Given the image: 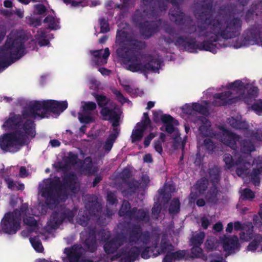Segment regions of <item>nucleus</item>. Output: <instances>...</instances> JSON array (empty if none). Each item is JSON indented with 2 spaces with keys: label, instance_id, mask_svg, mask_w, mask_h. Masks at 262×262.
I'll return each mask as SVG.
<instances>
[{
  "label": "nucleus",
  "instance_id": "obj_1",
  "mask_svg": "<svg viewBox=\"0 0 262 262\" xmlns=\"http://www.w3.org/2000/svg\"><path fill=\"white\" fill-rule=\"evenodd\" d=\"M202 4V11L196 14L198 20L202 23L198 26V37L214 36V41L220 38L228 40L238 37L241 33L243 21L241 18L233 17L225 19L217 15L211 17L213 0H198Z\"/></svg>",
  "mask_w": 262,
  "mask_h": 262
},
{
  "label": "nucleus",
  "instance_id": "obj_2",
  "mask_svg": "<svg viewBox=\"0 0 262 262\" xmlns=\"http://www.w3.org/2000/svg\"><path fill=\"white\" fill-rule=\"evenodd\" d=\"M77 178L73 172H70L62 178L61 182L58 178L57 180L51 183L49 186H46L42 192V196L47 201L53 204L58 202L59 200L65 201L68 196V190L75 193L77 190L76 183Z\"/></svg>",
  "mask_w": 262,
  "mask_h": 262
},
{
  "label": "nucleus",
  "instance_id": "obj_3",
  "mask_svg": "<svg viewBox=\"0 0 262 262\" xmlns=\"http://www.w3.org/2000/svg\"><path fill=\"white\" fill-rule=\"evenodd\" d=\"M68 106L67 101H58L55 100L35 101L25 106L22 111L24 119L37 117L44 118L49 112L54 114H59L66 110Z\"/></svg>",
  "mask_w": 262,
  "mask_h": 262
},
{
  "label": "nucleus",
  "instance_id": "obj_4",
  "mask_svg": "<svg viewBox=\"0 0 262 262\" xmlns=\"http://www.w3.org/2000/svg\"><path fill=\"white\" fill-rule=\"evenodd\" d=\"M25 37L21 35L7 37L4 48L0 50V70L8 68L25 55Z\"/></svg>",
  "mask_w": 262,
  "mask_h": 262
},
{
  "label": "nucleus",
  "instance_id": "obj_5",
  "mask_svg": "<svg viewBox=\"0 0 262 262\" xmlns=\"http://www.w3.org/2000/svg\"><path fill=\"white\" fill-rule=\"evenodd\" d=\"M125 61L128 62L127 69L132 72H145L147 71L156 72L160 68L162 61L155 56L150 54H145L143 56L145 60L144 64H142L138 55L132 54H125L123 56H118Z\"/></svg>",
  "mask_w": 262,
  "mask_h": 262
},
{
  "label": "nucleus",
  "instance_id": "obj_6",
  "mask_svg": "<svg viewBox=\"0 0 262 262\" xmlns=\"http://www.w3.org/2000/svg\"><path fill=\"white\" fill-rule=\"evenodd\" d=\"M208 39L204 40L202 42H198L195 37L189 36H180L177 37L174 44L176 46H182L184 49L189 52L194 53L197 49L199 50H204L209 51L213 53H216L217 49L225 46H222L220 43H214L217 41H214V36L210 35Z\"/></svg>",
  "mask_w": 262,
  "mask_h": 262
},
{
  "label": "nucleus",
  "instance_id": "obj_7",
  "mask_svg": "<svg viewBox=\"0 0 262 262\" xmlns=\"http://www.w3.org/2000/svg\"><path fill=\"white\" fill-rule=\"evenodd\" d=\"M115 42L119 46L116 53L117 56H123L128 54L129 49L127 46L135 51H141L146 47L144 41L134 38V35L126 31L117 30Z\"/></svg>",
  "mask_w": 262,
  "mask_h": 262
},
{
  "label": "nucleus",
  "instance_id": "obj_8",
  "mask_svg": "<svg viewBox=\"0 0 262 262\" xmlns=\"http://www.w3.org/2000/svg\"><path fill=\"white\" fill-rule=\"evenodd\" d=\"M84 248L80 245L74 244L71 247L66 248L64 253L67 259H63V262H79V259L85 252L94 253L97 249V243L95 234H90L83 243Z\"/></svg>",
  "mask_w": 262,
  "mask_h": 262
},
{
  "label": "nucleus",
  "instance_id": "obj_9",
  "mask_svg": "<svg viewBox=\"0 0 262 262\" xmlns=\"http://www.w3.org/2000/svg\"><path fill=\"white\" fill-rule=\"evenodd\" d=\"M118 214L125 219L134 221L137 223H146L149 221L150 219L148 212L143 209H138L136 207L131 208L129 202L125 200L122 202Z\"/></svg>",
  "mask_w": 262,
  "mask_h": 262
},
{
  "label": "nucleus",
  "instance_id": "obj_10",
  "mask_svg": "<svg viewBox=\"0 0 262 262\" xmlns=\"http://www.w3.org/2000/svg\"><path fill=\"white\" fill-rule=\"evenodd\" d=\"M75 214L76 211L70 209L64 205H60L51 215L48 226L53 229H56L63 222H73Z\"/></svg>",
  "mask_w": 262,
  "mask_h": 262
},
{
  "label": "nucleus",
  "instance_id": "obj_11",
  "mask_svg": "<svg viewBox=\"0 0 262 262\" xmlns=\"http://www.w3.org/2000/svg\"><path fill=\"white\" fill-rule=\"evenodd\" d=\"M26 135L19 129L4 134L0 136V148L7 152L16 146H23L26 143Z\"/></svg>",
  "mask_w": 262,
  "mask_h": 262
},
{
  "label": "nucleus",
  "instance_id": "obj_12",
  "mask_svg": "<svg viewBox=\"0 0 262 262\" xmlns=\"http://www.w3.org/2000/svg\"><path fill=\"white\" fill-rule=\"evenodd\" d=\"M126 232L129 243L136 244L141 242L146 245L150 242V232L148 230L143 231L141 225L138 223L128 224Z\"/></svg>",
  "mask_w": 262,
  "mask_h": 262
},
{
  "label": "nucleus",
  "instance_id": "obj_13",
  "mask_svg": "<svg viewBox=\"0 0 262 262\" xmlns=\"http://www.w3.org/2000/svg\"><path fill=\"white\" fill-rule=\"evenodd\" d=\"M20 213L18 210L7 212L2 220V229L5 233L15 234L20 228Z\"/></svg>",
  "mask_w": 262,
  "mask_h": 262
},
{
  "label": "nucleus",
  "instance_id": "obj_14",
  "mask_svg": "<svg viewBox=\"0 0 262 262\" xmlns=\"http://www.w3.org/2000/svg\"><path fill=\"white\" fill-rule=\"evenodd\" d=\"M99 234L101 236L102 240L104 242V250L108 255L115 253L126 241V237L123 235L119 234L109 239L108 237L103 238L102 235L104 234V230L100 231Z\"/></svg>",
  "mask_w": 262,
  "mask_h": 262
},
{
  "label": "nucleus",
  "instance_id": "obj_15",
  "mask_svg": "<svg viewBox=\"0 0 262 262\" xmlns=\"http://www.w3.org/2000/svg\"><path fill=\"white\" fill-rule=\"evenodd\" d=\"M243 36L246 41L262 46V25H251L244 32Z\"/></svg>",
  "mask_w": 262,
  "mask_h": 262
},
{
  "label": "nucleus",
  "instance_id": "obj_16",
  "mask_svg": "<svg viewBox=\"0 0 262 262\" xmlns=\"http://www.w3.org/2000/svg\"><path fill=\"white\" fill-rule=\"evenodd\" d=\"M213 100L212 104L214 106H226L236 103L239 98L232 96V93L230 91L222 93H215L213 95Z\"/></svg>",
  "mask_w": 262,
  "mask_h": 262
},
{
  "label": "nucleus",
  "instance_id": "obj_17",
  "mask_svg": "<svg viewBox=\"0 0 262 262\" xmlns=\"http://www.w3.org/2000/svg\"><path fill=\"white\" fill-rule=\"evenodd\" d=\"M171 21H173L178 26L183 27L185 24L191 21V17L186 16L180 9L179 4L172 7L169 12Z\"/></svg>",
  "mask_w": 262,
  "mask_h": 262
},
{
  "label": "nucleus",
  "instance_id": "obj_18",
  "mask_svg": "<svg viewBox=\"0 0 262 262\" xmlns=\"http://www.w3.org/2000/svg\"><path fill=\"white\" fill-rule=\"evenodd\" d=\"M240 139H241V137L239 135L226 129L223 130L221 139L222 142L233 150V154H235L237 151L236 142H239Z\"/></svg>",
  "mask_w": 262,
  "mask_h": 262
},
{
  "label": "nucleus",
  "instance_id": "obj_19",
  "mask_svg": "<svg viewBox=\"0 0 262 262\" xmlns=\"http://www.w3.org/2000/svg\"><path fill=\"white\" fill-rule=\"evenodd\" d=\"M192 121L199 125V131L200 134L203 137H207L211 135L212 130L211 129V122L205 117L199 116L196 117Z\"/></svg>",
  "mask_w": 262,
  "mask_h": 262
},
{
  "label": "nucleus",
  "instance_id": "obj_20",
  "mask_svg": "<svg viewBox=\"0 0 262 262\" xmlns=\"http://www.w3.org/2000/svg\"><path fill=\"white\" fill-rule=\"evenodd\" d=\"M138 28L141 35L145 39H148L157 32L158 26L152 21L145 20Z\"/></svg>",
  "mask_w": 262,
  "mask_h": 262
},
{
  "label": "nucleus",
  "instance_id": "obj_21",
  "mask_svg": "<svg viewBox=\"0 0 262 262\" xmlns=\"http://www.w3.org/2000/svg\"><path fill=\"white\" fill-rule=\"evenodd\" d=\"M85 208L92 216L98 217L97 223L101 226L106 225L105 219H102L100 217L102 207L101 205L97 201L89 202L85 205Z\"/></svg>",
  "mask_w": 262,
  "mask_h": 262
},
{
  "label": "nucleus",
  "instance_id": "obj_22",
  "mask_svg": "<svg viewBox=\"0 0 262 262\" xmlns=\"http://www.w3.org/2000/svg\"><path fill=\"white\" fill-rule=\"evenodd\" d=\"M239 244L238 237L236 235L225 236L223 239V248L224 250L226 252L227 255L234 252V250L238 249Z\"/></svg>",
  "mask_w": 262,
  "mask_h": 262
},
{
  "label": "nucleus",
  "instance_id": "obj_23",
  "mask_svg": "<svg viewBox=\"0 0 262 262\" xmlns=\"http://www.w3.org/2000/svg\"><path fill=\"white\" fill-rule=\"evenodd\" d=\"M255 166L253 168L251 174V181L255 186L260 184V176L262 175V157H258L254 160Z\"/></svg>",
  "mask_w": 262,
  "mask_h": 262
},
{
  "label": "nucleus",
  "instance_id": "obj_24",
  "mask_svg": "<svg viewBox=\"0 0 262 262\" xmlns=\"http://www.w3.org/2000/svg\"><path fill=\"white\" fill-rule=\"evenodd\" d=\"M208 187V181L206 178H202L198 180L194 185L195 192H191L192 198L195 199L204 194Z\"/></svg>",
  "mask_w": 262,
  "mask_h": 262
},
{
  "label": "nucleus",
  "instance_id": "obj_25",
  "mask_svg": "<svg viewBox=\"0 0 262 262\" xmlns=\"http://www.w3.org/2000/svg\"><path fill=\"white\" fill-rule=\"evenodd\" d=\"M219 188L216 185H212L205 195V199L207 203L216 205L219 201Z\"/></svg>",
  "mask_w": 262,
  "mask_h": 262
},
{
  "label": "nucleus",
  "instance_id": "obj_26",
  "mask_svg": "<svg viewBox=\"0 0 262 262\" xmlns=\"http://www.w3.org/2000/svg\"><path fill=\"white\" fill-rule=\"evenodd\" d=\"M23 120L20 115H14L9 118L3 124L2 127L5 129H14L19 128L23 123Z\"/></svg>",
  "mask_w": 262,
  "mask_h": 262
},
{
  "label": "nucleus",
  "instance_id": "obj_27",
  "mask_svg": "<svg viewBox=\"0 0 262 262\" xmlns=\"http://www.w3.org/2000/svg\"><path fill=\"white\" fill-rule=\"evenodd\" d=\"M21 125L22 127L20 129H23L24 131L23 133L26 136V142L27 141L28 136H30L32 138H34L35 136V124L34 121L27 119ZM19 129L20 130V128Z\"/></svg>",
  "mask_w": 262,
  "mask_h": 262
},
{
  "label": "nucleus",
  "instance_id": "obj_28",
  "mask_svg": "<svg viewBox=\"0 0 262 262\" xmlns=\"http://www.w3.org/2000/svg\"><path fill=\"white\" fill-rule=\"evenodd\" d=\"M227 122L232 127L243 130L244 133L247 132L249 127L248 124L246 121L237 120L233 117L228 118Z\"/></svg>",
  "mask_w": 262,
  "mask_h": 262
},
{
  "label": "nucleus",
  "instance_id": "obj_29",
  "mask_svg": "<svg viewBox=\"0 0 262 262\" xmlns=\"http://www.w3.org/2000/svg\"><path fill=\"white\" fill-rule=\"evenodd\" d=\"M223 160L227 168L230 169L235 165H238L242 164L243 161V158L242 156L240 155L238 157L236 161H234L232 156L230 154H225L223 156Z\"/></svg>",
  "mask_w": 262,
  "mask_h": 262
},
{
  "label": "nucleus",
  "instance_id": "obj_30",
  "mask_svg": "<svg viewBox=\"0 0 262 262\" xmlns=\"http://www.w3.org/2000/svg\"><path fill=\"white\" fill-rule=\"evenodd\" d=\"M241 152L245 154H250L252 151L255 150L254 144L250 140L240 139Z\"/></svg>",
  "mask_w": 262,
  "mask_h": 262
},
{
  "label": "nucleus",
  "instance_id": "obj_31",
  "mask_svg": "<svg viewBox=\"0 0 262 262\" xmlns=\"http://www.w3.org/2000/svg\"><path fill=\"white\" fill-rule=\"evenodd\" d=\"M142 247L133 246L129 249L123 248L122 249V254H126L134 261L137 259L141 253Z\"/></svg>",
  "mask_w": 262,
  "mask_h": 262
},
{
  "label": "nucleus",
  "instance_id": "obj_32",
  "mask_svg": "<svg viewBox=\"0 0 262 262\" xmlns=\"http://www.w3.org/2000/svg\"><path fill=\"white\" fill-rule=\"evenodd\" d=\"M100 113L104 120H111V119L120 116L115 110V107L113 108H110L108 107H104L103 109H101Z\"/></svg>",
  "mask_w": 262,
  "mask_h": 262
},
{
  "label": "nucleus",
  "instance_id": "obj_33",
  "mask_svg": "<svg viewBox=\"0 0 262 262\" xmlns=\"http://www.w3.org/2000/svg\"><path fill=\"white\" fill-rule=\"evenodd\" d=\"M208 174L212 185H217L220 180V171L216 166L209 169Z\"/></svg>",
  "mask_w": 262,
  "mask_h": 262
},
{
  "label": "nucleus",
  "instance_id": "obj_34",
  "mask_svg": "<svg viewBox=\"0 0 262 262\" xmlns=\"http://www.w3.org/2000/svg\"><path fill=\"white\" fill-rule=\"evenodd\" d=\"M83 163L81 166L82 171L86 172L88 174L93 173L94 172L93 170V165L92 158L90 157H86L83 161H80Z\"/></svg>",
  "mask_w": 262,
  "mask_h": 262
},
{
  "label": "nucleus",
  "instance_id": "obj_35",
  "mask_svg": "<svg viewBox=\"0 0 262 262\" xmlns=\"http://www.w3.org/2000/svg\"><path fill=\"white\" fill-rule=\"evenodd\" d=\"M93 96H94L99 107H101V109H103L104 107H107V105L109 104L110 101V98H107L105 95L97 93H94Z\"/></svg>",
  "mask_w": 262,
  "mask_h": 262
},
{
  "label": "nucleus",
  "instance_id": "obj_36",
  "mask_svg": "<svg viewBox=\"0 0 262 262\" xmlns=\"http://www.w3.org/2000/svg\"><path fill=\"white\" fill-rule=\"evenodd\" d=\"M145 19L146 17L143 13L139 10H136L133 15L132 22L135 26L139 27L140 24L145 21Z\"/></svg>",
  "mask_w": 262,
  "mask_h": 262
},
{
  "label": "nucleus",
  "instance_id": "obj_37",
  "mask_svg": "<svg viewBox=\"0 0 262 262\" xmlns=\"http://www.w3.org/2000/svg\"><path fill=\"white\" fill-rule=\"evenodd\" d=\"M261 242L262 235L256 234L254 236L253 239L249 244L247 247V250L255 252Z\"/></svg>",
  "mask_w": 262,
  "mask_h": 262
},
{
  "label": "nucleus",
  "instance_id": "obj_38",
  "mask_svg": "<svg viewBox=\"0 0 262 262\" xmlns=\"http://www.w3.org/2000/svg\"><path fill=\"white\" fill-rule=\"evenodd\" d=\"M180 211V202L178 198H174L170 202L168 212L170 215H175Z\"/></svg>",
  "mask_w": 262,
  "mask_h": 262
},
{
  "label": "nucleus",
  "instance_id": "obj_39",
  "mask_svg": "<svg viewBox=\"0 0 262 262\" xmlns=\"http://www.w3.org/2000/svg\"><path fill=\"white\" fill-rule=\"evenodd\" d=\"M205 235L204 232L193 235L190 239V242L192 246H201L204 241Z\"/></svg>",
  "mask_w": 262,
  "mask_h": 262
},
{
  "label": "nucleus",
  "instance_id": "obj_40",
  "mask_svg": "<svg viewBox=\"0 0 262 262\" xmlns=\"http://www.w3.org/2000/svg\"><path fill=\"white\" fill-rule=\"evenodd\" d=\"M125 184L127 186V189L125 191H126L127 193L129 195L135 193L139 188V183L134 180L128 181L125 183Z\"/></svg>",
  "mask_w": 262,
  "mask_h": 262
},
{
  "label": "nucleus",
  "instance_id": "obj_41",
  "mask_svg": "<svg viewBox=\"0 0 262 262\" xmlns=\"http://www.w3.org/2000/svg\"><path fill=\"white\" fill-rule=\"evenodd\" d=\"M258 8V5L256 4H252L249 9L246 11L244 19L246 22H249L254 19L255 12Z\"/></svg>",
  "mask_w": 262,
  "mask_h": 262
},
{
  "label": "nucleus",
  "instance_id": "obj_42",
  "mask_svg": "<svg viewBox=\"0 0 262 262\" xmlns=\"http://www.w3.org/2000/svg\"><path fill=\"white\" fill-rule=\"evenodd\" d=\"M118 136L116 134H110L109 135L103 146V148L105 151L108 152L111 150L113 144L117 139Z\"/></svg>",
  "mask_w": 262,
  "mask_h": 262
},
{
  "label": "nucleus",
  "instance_id": "obj_43",
  "mask_svg": "<svg viewBox=\"0 0 262 262\" xmlns=\"http://www.w3.org/2000/svg\"><path fill=\"white\" fill-rule=\"evenodd\" d=\"M78 119L82 123L89 124L94 121V117L91 113H78Z\"/></svg>",
  "mask_w": 262,
  "mask_h": 262
},
{
  "label": "nucleus",
  "instance_id": "obj_44",
  "mask_svg": "<svg viewBox=\"0 0 262 262\" xmlns=\"http://www.w3.org/2000/svg\"><path fill=\"white\" fill-rule=\"evenodd\" d=\"M182 29L184 33L192 34L197 31H198V26L193 23L192 18H191V21L188 24H185L182 28ZM198 34V33H197Z\"/></svg>",
  "mask_w": 262,
  "mask_h": 262
},
{
  "label": "nucleus",
  "instance_id": "obj_45",
  "mask_svg": "<svg viewBox=\"0 0 262 262\" xmlns=\"http://www.w3.org/2000/svg\"><path fill=\"white\" fill-rule=\"evenodd\" d=\"M192 104L194 115L196 114V113L202 115H205L208 113V110L206 106L198 102L192 103Z\"/></svg>",
  "mask_w": 262,
  "mask_h": 262
},
{
  "label": "nucleus",
  "instance_id": "obj_46",
  "mask_svg": "<svg viewBox=\"0 0 262 262\" xmlns=\"http://www.w3.org/2000/svg\"><path fill=\"white\" fill-rule=\"evenodd\" d=\"M144 133L138 129H133L131 135V140L132 143H135L140 141L143 137Z\"/></svg>",
  "mask_w": 262,
  "mask_h": 262
},
{
  "label": "nucleus",
  "instance_id": "obj_47",
  "mask_svg": "<svg viewBox=\"0 0 262 262\" xmlns=\"http://www.w3.org/2000/svg\"><path fill=\"white\" fill-rule=\"evenodd\" d=\"M100 32L102 33H105L110 31V28L108 20L104 17L99 18V19Z\"/></svg>",
  "mask_w": 262,
  "mask_h": 262
},
{
  "label": "nucleus",
  "instance_id": "obj_48",
  "mask_svg": "<svg viewBox=\"0 0 262 262\" xmlns=\"http://www.w3.org/2000/svg\"><path fill=\"white\" fill-rule=\"evenodd\" d=\"M30 242L33 248L38 252H42L43 250V247L40 241L36 240L35 238L30 237Z\"/></svg>",
  "mask_w": 262,
  "mask_h": 262
},
{
  "label": "nucleus",
  "instance_id": "obj_49",
  "mask_svg": "<svg viewBox=\"0 0 262 262\" xmlns=\"http://www.w3.org/2000/svg\"><path fill=\"white\" fill-rule=\"evenodd\" d=\"M97 105L94 102H85L82 105V111L84 113H91L96 109Z\"/></svg>",
  "mask_w": 262,
  "mask_h": 262
},
{
  "label": "nucleus",
  "instance_id": "obj_50",
  "mask_svg": "<svg viewBox=\"0 0 262 262\" xmlns=\"http://www.w3.org/2000/svg\"><path fill=\"white\" fill-rule=\"evenodd\" d=\"M119 120H120V116L118 117L111 119V120H109L110 121L112 122V126H113V132L111 134H116L117 136H119L120 133V129L118 128V126L119 125Z\"/></svg>",
  "mask_w": 262,
  "mask_h": 262
},
{
  "label": "nucleus",
  "instance_id": "obj_51",
  "mask_svg": "<svg viewBox=\"0 0 262 262\" xmlns=\"http://www.w3.org/2000/svg\"><path fill=\"white\" fill-rule=\"evenodd\" d=\"M242 197L244 200H251L255 198V194L250 189L245 188L243 190Z\"/></svg>",
  "mask_w": 262,
  "mask_h": 262
},
{
  "label": "nucleus",
  "instance_id": "obj_52",
  "mask_svg": "<svg viewBox=\"0 0 262 262\" xmlns=\"http://www.w3.org/2000/svg\"><path fill=\"white\" fill-rule=\"evenodd\" d=\"M23 221L25 224L31 227H37L38 223L36 220L33 216H26L23 218Z\"/></svg>",
  "mask_w": 262,
  "mask_h": 262
},
{
  "label": "nucleus",
  "instance_id": "obj_53",
  "mask_svg": "<svg viewBox=\"0 0 262 262\" xmlns=\"http://www.w3.org/2000/svg\"><path fill=\"white\" fill-rule=\"evenodd\" d=\"M78 156L76 154H73L72 152H69L67 158L66 162L72 165H74L77 163Z\"/></svg>",
  "mask_w": 262,
  "mask_h": 262
},
{
  "label": "nucleus",
  "instance_id": "obj_54",
  "mask_svg": "<svg viewBox=\"0 0 262 262\" xmlns=\"http://www.w3.org/2000/svg\"><path fill=\"white\" fill-rule=\"evenodd\" d=\"M201 246H193L191 249V253L193 258H199L203 254V249L200 247Z\"/></svg>",
  "mask_w": 262,
  "mask_h": 262
},
{
  "label": "nucleus",
  "instance_id": "obj_55",
  "mask_svg": "<svg viewBox=\"0 0 262 262\" xmlns=\"http://www.w3.org/2000/svg\"><path fill=\"white\" fill-rule=\"evenodd\" d=\"M154 250L151 249L150 247H146L140 253L141 256L143 259H148L150 258L151 254H153Z\"/></svg>",
  "mask_w": 262,
  "mask_h": 262
},
{
  "label": "nucleus",
  "instance_id": "obj_56",
  "mask_svg": "<svg viewBox=\"0 0 262 262\" xmlns=\"http://www.w3.org/2000/svg\"><path fill=\"white\" fill-rule=\"evenodd\" d=\"M204 145L206 149L213 151L216 148V145L212 140L209 138H206L204 140Z\"/></svg>",
  "mask_w": 262,
  "mask_h": 262
},
{
  "label": "nucleus",
  "instance_id": "obj_57",
  "mask_svg": "<svg viewBox=\"0 0 262 262\" xmlns=\"http://www.w3.org/2000/svg\"><path fill=\"white\" fill-rule=\"evenodd\" d=\"M169 247L173 248V246L171 244H169L166 241H161L160 248L158 250V254H161L162 253H165Z\"/></svg>",
  "mask_w": 262,
  "mask_h": 262
},
{
  "label": "nucleus",
  "instance_id": "obj_58",
  "mask_svg": "<svg viewBox=\"0 0 262 262\" xmlns=\"http://www.w3.org/2000/svg\"><path fill=\"white\" fill-rule=\"evenodd\" d=\"M132 176L131 171L128 168H124L121 172L120 177L124 183L127 182V180Z\"/></svg>",
  "mask_w": 262,
  "mask_h": 262
},
{
  "label": "nucleus",
  "instance_id": "obj_59",
  "mask_svg": "<svg viewBox=\"0 0 262 262\" xmlns=\"http://www.w3.org/2000/svg\"><path fill=\"white\" fill-rule=\"evenodd\" d=\"M174 260H180L184 258L186 255V251L184 250H179L174 252H171Z\"/></svg>",
  "mask_w": 262,
  "mask_h": 262
},
{
  "label": "nucleus",
  "instance_id": "obj_60",
  "mask_svg": "<svg viewBox=\"0 0 262 262\" xmlns=\"http://www.w3.org/2000/svg\"><path fill=\"white\" fill-rule=\"evenodd\" d=\"M34 11L38 15H43L47 12V8L43 4H38L34 5Z\"/></svg>",
  "mask_w": 262,
  "mask_h": 262
},
{
  "label": "nucleus",
  "instance_id": "obj_61",
  "mask_svg": "<svg viewBox=\"0 0 262 262\" xmlns=\"http://www.w3.org/2000/svg\"><path fill=\"white\" fill-rule=\"evenodd\" d=\"M106 200L110 205H113L117 203L118 200L115 194L112 191L108 192L106 196Z\"/></svg>",
  "mask_w": 262,
  "mask_h": 262
},
{
  "label": "nucleus",
  "instance_id": "obj_62",
  "mask_svg": "<svg viewBox=\"0 0 262 262\" xmlns=\"http://www.w3.org/2000/svg\"><path fill=\"white\" fill-rule=\"evenodd\" d=\"M161 211V206L160 204L156 203L154 205L151 209V214L155 219H157L159 216Z\"/></svg>",
  "mask_w": 262,
  "mask_h": 262
},
{
  "label": "nucleus",
  "instance_id": "obj_63",
  "mask_svg": "<svg viewBox=\"0 0 262 262\" xmlns=\"http://www.w3.org/2000/svg\"><path fill=\"white\" fill-rule=\"evenodd\" d=\"M244 85V83L240 80H236L229 84V88L233 90L241 89Z\"/></svg>",
  "mask_w": 262,
  "mask_h": 262
},
{
  "label": "nucleus",
  "instance_id": "obj_64",
  "mask_svg": "<svg viewBox=\"0 0 262 262\" xmlns=\"http://www.w3.org/2000/svg\"><path fill=\"white\" fill-rule=\"evenodd\" d=\"M248 168L245 165H240L236 168V173L239 177L246 176L248 173Z\"/></svg>",
  "mask_w": 262,
  "mask_h": 262
}]
</instances>
